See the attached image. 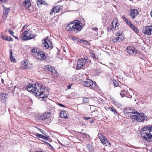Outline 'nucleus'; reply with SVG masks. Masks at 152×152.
<instances>
[{"label": "nucleus", "mask_w": 152, "mask_h": 152, "mask_svg": "<svg viewBox=\"0 0 152 152\" xmlns=\"http://www.w3.org/2000/svg\"><path fill=\"white\" fill-rule=\"evenodd\" d=\"M116 35L118 36L116 38H120L121 37L122 38L123 36L122 35V32L121 31H118V33Z\"/></svg>", "instance_id": "nucleus-31"}, {"label": "nucleus", "mask_w": 152, "mask_h": 152, "mask_svg": "<svg viewBox=\"0 0 152 152\" xmlns=\"http://www.w3.org/2000/svg\"><path fill=\"white\" fill-rule=\"evenodd\" d=\"M94 148L92 146H90L89 148V150L90 152H92L93 151Z\"/></svg>", "instance_id": "nucleus-41"}, {"label": "nucleus", "mask_w": 152, "mask_h": 152, "mask_svg": "<svg viewBox=\"0 0 152 152\" xmlns=\"http://www.w3.org/2000/svg\"><path fill=\"white\" fill-rule=\"evenodd\" d=\"M27 90L29 92H32L36 94V95L40 96L41 98H42L44 101H46L47 99V94L45 93L47 91L46 88L42 86L41 83H36L32 84L30 83L26 86Z\"/></svg>", "instance_id": "nucleus-1"}, {"label": "nucleus", "mask_w": 152, "mask_h": 152, "mask_svg": "<svg viewBox=\"0 0 152 152\" xmlns=\"http://www.w3.org/2000/svg\"><path fill=\"white\" fill-rule=\"evenodd\" d=\"M36 136L38 137L44 139L45 140H48V137L39 133H37L36 134Z\"/></svg>", "instance_id": "nucleus-24"}, {"label": "nucleus", "mask_w": 152, "mask_h": 152, "mask_svg": "<svg viewBox=\"0 0 152 152\" xmlns=\"http://www.w3.org/2000/svg\"><path fill=\"white\" fill-rule=\"evenodd\" d=\"M22 64L23 68L25 69H29L31 67L30 65L27 61H23Z\"/></svg>", "instance_id": "nucleus-20"}, {"label": "nucleus", "mask_w": 152, "mask_h": 152, "mask_svg": "<svg viewBox=\"0 0 152 152\" xmlns=\"http://www.w3.org/2000/svg\"><path fill=\"white\" fill-rule=\"evenodd\" d=\"M133 115L131 116L132 118L136 119L138 122H143L148 119V117L144 113H140L137 111H135V113H133Z\"/></svg>", "instance_id": "nucleus-5"}, {"label": "nucleus", "mask_w": 152, "mask_h": 152, "mask_svg": "<svg viewBox=\"0 0 152 152\" xmlns=\"http://www.w3.org/2000/svg\"><path fill=\"white\" fill-rule=\"evenodd\" d=\"M150 14H151V16L152 17V10L151 11V12L150 13Z\"/></svg>", "instance_id": "nucleus-54"}, {"label": "nucleus", "mask_w": 152, "mask_h": 152, "mask_svg": "<svg viewBox=\"0 0 152 152\" xmlns=\"http://www.w3.org/2000/svg\"><path fill=\"white\" fill-rule=\"evenodd\" d=\"M44 69L45 71L50 72L54 74V77H57V72L55 70L52 68L51 66L49 65H46L44 66Z\"/></svg>", "instance_id": "nucleus-10"}, {"label": "nucleus", "mask_w": 152, "mask_h": 152, "mask_svg": "<svg viewBox=\"0 0 152 152\" xmlns=\"http://www.w3.org/2000/svg\"><path fill=\"white\" fill-rule=\"evenodd\" d=\"M8 31L9 32V33L11 34L13 37H14L15 38H18V37H15L13 35V34H14V32L11 29H9L8 30Z\"/></svg>", "instance_id": "nucleus-33"}, {"label": "nucleus", "mask_w": 152, "mask_h": 152, "mask_svg": "<svg viewBox=\"0 0 152 152\" xmlns=\"http://www.w3.org/2000/svg\"><path fill=\"white\" fill-rule=\"evenodd\" d=\"M128 25H129L130 27L132 26L133 24H132L131 23L129 20L126 23Z\"/></svg>", "instance_id": "nucleus-43"}, {"label": "nucleus", "mask_w": 152, "mask_h": 152, "mask_svg": "<svg viewBox=\"0 0 152 152\" xmlns=\"http://www.w3.org/2000/svg\"><path fill=\"white\" fill-rule=\"evenodd\" d=\"M83 118L85 120H88L90 119V118L89 117H83Z\"/></svg>", "instance_id": "nucleus-46"}, {"label": "nucleus", "mask_w": 152, "mask_h": 152, "mask_svg": "<svg viewBox=\"0 0 152 152\" xmlns=\"http://www.w3.org/2000/svg\"><path fill=\"white\" fill-rule=\"evenodd\" d=\"M26 26V25H24L23 27L22 28V30H25V27Z\"/></svg>", "instance_id": "nucleus-50"}, {"label": "nucleus", "mask_w": 152, "mask_h": 152, "mask_svg": "<svg viewBox=\"0 0 152 152\" xmlns=\"http://www.w3.org/2000/svg\"><path fill=\"white\" fill-rule=\"evenodd\" d=\"M134 46H129L126 47V50L129 54L131 55L132 51L133 49Z\"/></svg>", "instance_id": "nucleus-23"}, {"label": "nucleus", "mask_w": 152, "mask_h": 152, "mask_svg": "<svg viewBox=\"0 0 152 152\" xmlns=\"http://www.w3.org/2000/svg\"><path fill=\"white\" fill-rule=\"evenodd\" d=\"M145 39V41L144 40H143V42H145V44L149 43L151 44L152 43V40H150V39ZM151 40H152V39H151Z\"/></svg>", "instance_id": "nucleus-27"}, {"label": "nucleus", "mask_w": 152, "mask_h": 152, "mask_svg": "<svg viewBox=\"0 0 152 152\" xmlns=\"http://www.w3.org/2000/svg\"><path fill=\"white\" fill-rule=\"evenodd\" d=\"M7 0H0V1L1 2H5Z\"/></svg>", "instance_id": "nucleus-49"}, {"label": "nucleus", "mask_w": 152, "mask_h": 152, "mask_svg": "<svg viewBox=\"0 0 152 152\" xmlns=\"http://www.w3.org/2000/svg\"><path fill=\"white\" fill-rule=\"evenodd\" d=\"M72 38H75V37H73Z\"/></svg>", "instance_id": "nucleus-59"}, {"label": "nucleus", "mask_w": 152, "mask_h": 152, "mask_svg": "<svg viewBox=\"0 0 152 152\" xmlns=\"http://www.w3.org/2000/svg\"><path fill=\"white\" fill-rule=\"evenodd\" d=\"M70 85L69 86V87H70Z\"/></svg>", "instance_id": "nucleus-60"}, {"label": "nucleus", "mask_w": 152, "mask_h": 152, "mask_svg": "<svg viewBox=\"0 0 152 152\" xmlns=\"http://www.w3.org/2000/svg\"><path fill=\"white\" fill-rule=\"evenodd\" d=\"M37 5L38 7H41V5L44 4L47 6L48 4L46 2L44 1L43 0H37Z\"/></svg>", "instance_id": "nucleus-19"}, {"label": "nucleus", "mask_w": 152, "mask_h": 152, "mask_svg": "<svg viewBox=\"0 0 152 152\" xmlns=\"http://www.w3.org/2000/svg\"><path fill=\"white\" fill-rule=\"evenodd\" d=\"M138 52L137 50L134 47L132 51L131 55H135Z\"/></svg>", "instance_id": "nucleus-30"}, {"label": "nucleus", "mask_w": 152, "mask_h": 152, "mask_svg": "<svg viewBox=\"0 0 152 152\" xmlns=\"http://www.w3.org/2000/svg\"><path fill=\"white\" fill-rule=\"evenodd\" d=\"M63 8L61 6H56L54 7L51 10L50 14L52 15L54 12L55 13H58Z\"/></svg>", "instance_id": "nucleus-11"}, {"label": "nucleus", "mask_w": 152, "mask_h": 152, "mask_svg": "<svg viewBox=\"0 0 152 152\" xmlns=\"http://www.w3.org/2000/svg\"><path fill=\"white\" fill-rule=\"evenodd\" d=\"M1 82L2 83H4V80L2 78H1Z\"/></svg>", "instance_id": "nucleus-52"}, {"label": "nucleus", "mask_w": 152, "mask_h": 152, "mask_svg": "<svg viewBox=\"0 0 152 152\" xmlns=\"http://www.w3.org/2000/svg\"><path fill=\"white\" fill-rule=\"evenodd\" d=\"M83 85L86 87H89L91 89L97 88L98 85L92 80L88 79L83 82Z\"/></svg>", "instance_id": "nucleus-7"}, {"label": "nucleus", "mask_w": 152, "mask_h": 152, "mask_svg": "<svg viewBox=\"0 0 152 152\" xmlns=\"http://www.w3.org/2000/svg\"><path fill=\"white\" fill-rule=\"evenodd\" d=\"M90 54L91 57L92 58H93L95 59H96V55H95V54L94 53L91 52L90 53Z\"/></svg>", "instance_id": "nucleus-37"}, {"label": "nucleus", "mask_w": 152, "mask_h": 152, "mask_svg": "<svg viewBox=\"0 0 152 152\" xmlns=\"http://www.w3.org/2000/svg\"><path fill=\"white\" fill-rule=\"evenodd\" d=\"M23 39V40H28V39H31L29 38V39Z\"/></svg>", "instance_id": "nucleus-51"}, {"label": "nucleus", "mask_w": 152, "mask_h": 152, "mask_svg": "<svg viewBox=\"0 0 152 152\" xmlns=\"http://www.w3.org/2000/svg\"><path fill=\"white\" fill-rule=\"evenodd\" d=\"M132 97V96H130L129 97V98H131Z\"/></svg>", "instance_id": "nucleus-57"}, {"label": "nucleus", "mask_w": 152, "mask_h": 152, "mask_svg": "<svg viewBox=\"0 0 152 152\" xmlns=\"http://www.w3.org/2000/svg\"><path fill=\"white\" fill-rule=\"evenodd\" d=\"M10 10V8H4V14L5 15H6L7 17L10 12L9 11Z\"/></svg>", "instance_id": "nucleus-25"}, {"label": "nucleus", "mask_w": 152, "mask_h": 152, "mask_svg": "<svg viewBox=\"0 0 152 152\" xmlns=\"http://www.w3.org/2000/svg\"><path fill=\"white\" fill-rule=\"evenodd\" d=\"M141 134L145 140L150 142L152 140V126L143 127L141 130Z\"/></svg>", "instance_id": "nucleus-3"}, {"label": "nucleus", "mask_w": 152, "mask_h": 152, "mask_svg": "<svg viewBox=\"0 0 152 152\" xmlns=\"http://www.w3.org/2000/svg\"><path fill=\"white\" fill-rule=\"evenodd\" d=\"M126 94V91L124 90L123 91H121L120 93V95L122 97H123L125 96V94Z\"/></svg>", "instance_id": "nucleus-34"}, {"label": "nucleus", "mask_w": 152, "mask_h": 152, "mask_svg": "<svg viewBox=\"0 0 152 152\" xmlns=\"http://www.w3.org/2000/svg\"><path fill=\"white\" fill-rule=\"evenodd\" d=\"M123 40V39H121V41H122Z\"/></svg>", "instance_id": "nucleus-58"}, {"label": "nucleus", "mask_w": 152, "mask_h": 152, "mask_svg": "<svg viewBox=\"0 0 152 152\" xmlns=\"http://www.w3.org/2000/svg\"><path fill=\"white\" fill-rule=\"evenodd\" d=\"M31 4L30 0H24L23 2V6L26 9L29 10V8L31 7Z\"/></svg>", "instance_id": "nucleus-13"}, {"label": "nucleus", "mask_w": 152, "mask_h": 152, "mask_svg": "<svg viewBox=\"0 0 152 152\" xmlns=\"http://www.w3.org/2000/svg\"><path fill=\"white\" fill-rule=\"evenodd\" d=\"M109 110L113 112L114 114L117 113V112L115 109L113 107H110L109 108Z\"/></svg>", "instance_id": "nucleus-32"}, {"label": "nucleus", "mask_w": 152, "mask_h": 152, "mask_svg": "<svg viewBox=\"0 0 152 152\" xmlns=\"http://www.w3.org/2000/svg\"><path fill=\"white\" fill-rule=\"evenodd\" d=\"M83 101L85 103H88L89 102L88 98H83Z\"/></svg>", "instance_id": "nucleus-38"}, {"label": "nucleus", "mask_w": 152, "mask_h": 152, "mask_svg": "<svg viewBox=\"0 0 152 152\" xmlns=\"http://www.w3.org/2000/svg\"><path fill=\"white\" fill-rule=\"evenodd\" d=\"M145 33L149 36L152 34V26H148L146 27Z\"/></svg>", "instance_id": "nucleus-15"}, {"label": "nucleus", "mask_w": 152, "mask_h": 152, "mask_svg": "<svg viewBox=\"0 0 152 152\" xmlns=\"http://www.w3.org/2000/svg\"><path fill=\"white\" fill-rule=\"evenodd\" d=\"M1 96V102H2L4 103L6 101L7 99V97L8 96L7 94L1 93L0 94Z\"/></svg>", "instance_id": "nucleus-18"}, {"label": "nucleus", "mask_w": 152, "mask_h": 152, "mask_svg": "<svg viewBox=\"0 0 152 152\" xmlns=\"http://www.w3.org/2000/svg\"><path fill=\"white\" fill-rule=\"evenodd\" d=\"M31 52L32 55L38 60L42 61L47 58L46 56L43 52L37 50L36 48L32 49L31 50Z\"/></svg>", "instance_id": "nucleus-4"}, {"label": "nucleus", "mask_w": 152, "mask_h": 152, "mask_svg": "<svg viewBox=\"0 0 152 152\" xmlns=\"http://www.w3.org/2000/svg\"><path fill=\"white\" fill-rule=\"evenodd\" d=\"M113 84L115 87H116L118 85V83L116 81H114Z\"/></svg>", "instance_id": "nucleus-42"}, {"label": "nucleus", "mask_w": 152, "mask_h": 152, "mask_svg": "<svg viewBox=\"0 0 152 152\" xmlns=\"http://www.w3.org/2000/svg\"><path fill=\"white\" fill-rule=\"evenodd\" d=\"M58 105H59V106H61V107H65V106H64V105L62 104H61L60 103H58Z\"/></svg>", "instance_id": "nucleus-48"}, {"label": "nucleus", "mask_w": 152, "mask_h": 152, "mask_svg": "<svg viewBox=\"0 0 152 152\" xmlns=\"http://www.w3.org/2000/svg\"><path fill=\"white\" fill-rule=\"evenodd\" d=\"M122 19L126 23H127V22L129 21L125 17H123Z\"/></svg>", "instance_id": "nucleus-40"}, {"label": "nucleus", "mask_w": 152, "mask_h": 152, "mask_svg": "<svg viewBox=\"0 0 152 152\" xmlns=\"http://www.w3.org/2000/svg\"><path fill=\"white\" fill-rule=\"evenodd\" d=\"M98 137L101 142L104 144L109 146H111V144L106 138L101 134H98Z\"/></svg>", "instance_id": "nucleus-8"}, {"label": "nucleus", "mask_w": 152, "mask_h": 152, "mask_svg": "<svg viewBox=\"0 0 152 152\" xmlns=\"http://www.w3.org/2000/svg\"><path fill=\"white\" fill-rule=\"evenodd\" d=\"M113 102L115 105H118V102L114 100Z\"/></svg>", "instance_id": "nucleus-44"}, {"label": "nucleus", "mask_w": 152, "mask_h": 152, "mask_svg": "<svg viewBox=\"0 0 152 152\" xmlns=\"http://www.w3.org/2000/svg\"><path fill=\"white\" fill-rule=\"evenodd\" d=\"M67 114V113L66 111L64 110H62L60 113V116L62 118H67L68 117Z\"/></svg>", "instance_id": "nucleus-21"}, {"label": "nucleus", "mask_w": 152, "mask_h": 152, "mask_svg": "<svg viewBox=\"0 0 152 152\" xmlns=\"http://www.w3.org/2000/svg\"><path fill=\"white\" fill-rule=\"evenodd\" d=\"M117 18L114 19L111 23V26H113V28L115 30H118L119 24L118 23Z\"/></svg>", "instance_id": "nucleus-12"}, {"label": "nucleus", "mask_w": 152, "mask_h": 152, "mask_svg": "<svg viewBox=\"0 0 152 152\" xmlns=\"http://www.w3.org/2000/svg\"><path fill=\"white\" fill-rule=\"evenodd\" d=\"M47 143L49 145H50V146H51V145H50L49 143H48V142H47Z\"/></svg>", "instance_id": "nucleus-56"}, {"label": "nucleus", "mask_w": 152, "mask_h": 152, "mask_svg": "<svg viewBox=\"0 0 152 152\" xmlns=\"http://www.w3.org/2000/svg\"><path fill=\"white\" fill-rule=\"evenodd\" d=\"M88 57L86 56H85L83 57L79 58L77 62V69H80L82 66L85 65L86 62H88Z\"/></svg>", "instance_id": "nucleus-6"}, {"label": "nucleus", "mask_w": 152, "mask_h": 152, "mask_svg": "<svg viewBox=\"0 0 152 152\" xmlns=\"http://www.w3.org/2000/svg\"><path fill=\"white\" fill-rule=\"evenodd\" d=\"M72 39V40H73L74 41L76 40V39H74V38H73V39Z\"/></svg>", "instance_id": "nucleus-55"}, {"label": "nucleus", "mask_w": 152, "mask_h": 152, "mask_svg": "<svg viewBox=\"0 0 152 152\" xmlns=\"http://www.w3.org/2000/svg\"><path fill=\"white\" fill-rule=\"evenodd\" d=\"M110 39L109 40L110 43L113 44L116 42L117 41L119 40L120 39Z\"/></svg>", "instance_id": "nucleus-26"}, {"label": "nucleus", "mask_w": 152, "mask_h": 152, "mask_svg": "<svg viewBox=\"0 0 152 152\" xmlns=\"http://www.w3.org/2000/svg\"><path fill=\"white\" fill-rule=\"evenodd\" d=\"M130 15L132 19H134L135 18L136 16L139 13V11L136 9L131 10L130 11Z\"/></svg>", "instance_id": "nucleus-14"}, {"label": "nucleus", "mask_w": 152, "mask_h": 152, "mask_svg": "<svg viewBox=\"0 0 152 152\" xmlns=\"http://www.w3.org/2000/svg\"><path fill=\"white\" fill-rule=\"evenodd\" d=\"M48 39H45L44 42L42 44V45L46 49H48L50 46L51 45L50 41Z\"/></svg>", "instance_id": "nucleus-16"}, {"label": "nucleus", "mask_w": 152, "mask_h": 152, "mask_svg": "<svg viewBox=\"0 0 152 152\" xmlns=\"http://www.w3.org/2000/svg\"><path fill=\"white\" fill-rule=\"evenodd\" d=\"M10 59L11 62H15L16 60L12 56V50H9Z\"/></svg>", "instance_id": "nucleus-22"}, {"label": "nucleus", "mask_w": 152, "mask_h": 152, "mask_svg": "<svg viewBox=\"0 0 152 152\" xmlns=\"http://www.w3.org/2000/svg\"><path fill=\"white\" fill-rule=\"evenodd\" d=\"M7 38H8V37H7Z\"/></svg>", "instance_id": "nucleus-61"}, {"label": "nucleus", "mask_w": 152, "mask_h": 152, "mask_svg": "<svg viewBox=\"0 0 152 152\" xmlns=\"http://www.w3.org/2000/svg\"><path fill=\"white\" fill-rule=\"evenodd\" d=\"M39 130H40V131H41V132L42 134H45L43 133V132H42V129H39Z\"/></svg>", "instance_id": "nucleus-53"}, {"label": "nucleus", "mask_w": 152, "mask_h": 152, "mask_svg": "<svg viewBox=\"0 0 152 152\" xmlns=\"http://www.w3.org/2000/svg\"><path fill=\"white\" fill-rule=\"evenodd\" d=\"M82 24L79 20H75L68 23L66 29L70 33H77L82 29Z\"/></svg>", "instance_id": "nucleus-2"}, {"label": "nucleus", "mask_w": 152, "mask_h": 152, "mask_svg": "<svg viewBox=\"0 0 152 152\" xmlns=\"http://www.w3.org/2000/svg\"><path fill=\"white\" fill-rule=\"evenodd\" d=\"M107 30L108 31H111L112 30L113 31H115L116 30H115V29H114L113 28V26H112V27H108L107 28Z\"/></svg>", "instance_id": "nucleus-39"}, {"label": "nucleus", "mask_w": 152, "mask_h": 152, "mask_svg": "<svg viewBox=\"0 0 152 152\" xmlns=\"http://www.w3.org/2000/svg\"><path fill=\"white\" fill-rule=\"evenodd\" d=\"M133 30V31L136 33H139V30L134 25L132 26L131 27H130Z\"/></svg>", "instance_id": "nucleus-28"}, {"label": "nucleus", "mask_w": 152, "mask_h": 152, "mask_svg": "<svg viewBox=\"0 0 152 152\" xmlns=\"http://www.w3.org/2000/svg\"><path fill=\"white\" fill-rule=\"evenodd\" d=\"M21 37L23 38H34L35 37L34 34L29 30L24 31L21 34Z\"/></svg>", "instance_id": "nucleus-9"}, {"label": "nucleus", "mask_w": 152, "mask_h": 152, "mask_svg": "<svg viewBox=\"0 0 152 152\" xmlns=\"http://www.w3.org/2000/svg\"><path fill=\"white\" fill-rule=\"evenodd\" d=\"M132 110L128 108H126L124 110V113L126 114H127V115L130 117V118H132V117L131 116L132 115H133V113H135V111L133 112V111H132Z\"/></svg>", "instance_id": "nucleus-17"}, {"label": "nucleus", "mask_w": 152, "mask_h": 152, "mask_svg": "<svg viewBox=\"0 0 152 152\" xmlns=\"http://www.w3.org/2000/svg\"><path fill=\"white\" fill-rule=\"evenodd\" d=\"M80 41L84 44L88 45L89 44L88 42L86 40H83V39H80Z\"/></svg>", "instance_id": "nucleus-35"}, {"label": "nucleus", "mask_w": 152, "mask_h": 152, "mask_svg": "<svg viewBox=\"0 0 152 152\" xmlns=\"http://www.w3.org/2000/svg\"><path fill=\"white\" fill-rule=\"evenodd\" d=\"M38 119L39 120H41L43 121H44L46 119L44 116L43 115H41L39 116L38 118Z\"/></svg>", "instance_id": "nucleus-36"}, {"label": "nucleus", "mask_w": 152, "mask_h": 152, "mask_svg": "<svg viewBox=\"0 0 152 152\" xmlns=\"http://www.w3.org/2000/svg\"><path fill=\"white\" fill-rule=\"evenodd\" d=\"M50 112L45 113L43 115L44 116L45 119L48 118L50 116Z\"/></svg>", "instance_id": "nucleus-29"}, {"label": "nucleus", "mask_w": 152, "mask_h": 152, "mask_svg": "<svg viewBox=\"0 0 152 152\" xmlns=\"http://www.w3.org/2000/svg\"><path fill=\"white\" fill-rule=\"evenodd\" d=\"M5 40H7L8 41H12V39H4Z\"/></svg>", "instance_id": "nucleus-47"}, {"label": "nucleus", "mask_w": 152, "mask_h": 152, "mask_svg": "<svg viewBox=\"0 0 152 152\" xmlns=\"http://www.w3.org/2000/svg\"><path fill=\"white\" fill-rule=\"evenodd\" d=\"M93 30H94L96 31H97L98 30V29L97 28L94 27L92 28Z\"/></svg>", "instance_id": "nucleus-45"}]
</instances>
